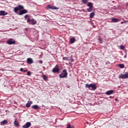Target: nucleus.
Returning <instances> with one entry per match:
<instances>
[{
    "mask_svg": "<svg viewBox=\"0 0 128 128\" xmlns=\"http://www.w3.org/2000/svg\"><path fill=\"white\" fill-rule=\"evenodd\" d=\"M85 88H88V90H96V86L94 84H85Z\"/></svg>",
    "mask_w": 128,
    "mask_h": 128,
    "instance_id": "obj_1",
    "label": "nucleus"
},
{
    "mask_svg": "<svg viewBox=\"0 0 128 128\" xmlns=\"http://www.w3.org/2000/svg\"><path fill=\"white\" fill-rule=\"evenodd\" d=\"M68 77V72L66 70H64L62 71V73L59 75L60 78H64Z\"/></svg>",
    "mask_w": 128,
    "mask_h": 128,
    "instance_id": "obj_2",
    "label": "nucleus"
},
{
    "mask_svg": "<svg viewBox=\"0 0 128 128\" xmlns=\"http://www.w3.org/2000/svg\"><path fill=\"white\" fill-rule=\"evenodd\" d=\"M24 8L22 6L19 5L18 7H15L14 8V12L16 14H18V10H24Z\"/></svg>",
    "mask_w": 128,
    "mask_h": 128,
    "instance_id": "obj_3",
    "label": "nucleus"
},
{
    "mask_svg": "<svg viewBox=\"0 0 128 128\" xmlns=\"http://www.w3.org/2000/svg\"><path fill=\"white\" fill-rule=\"evenodd\" d=\"M119 78H122V80H125L128 78V72H126L125 74H121L119 76Z\"/></svg>",
    "mask_w": 128,
    "mask_h": 128,
    "instance_id": "obj_4",
    "label": "nucleus"
},
{
    "mask_svg": "<svg viewBox=\"0 0 128 128\" xmlns=\"http://www.w3.org/2000/svg\"><path fill=\"white\" fill-rule=\"evenodd\" d=\"M88 6L89 8H87V11L88 12H90L92 10V8L94 7L92 3L89 2L88 4Z\"/></svg>",
    "mask_w": 128,
    "mask_h": 128,
    "instance_id": "obj_5",
    "label": "nucleus"
},
{
    "mask_svg": "<svg viewBox=\"0 0 128 128\" xmlns=\"http://www.w3.org/2000/svg\"><path fill=\"white\" fill-rule=\"evenodd\" d=\"M60 68H58V65H56L55 66V68H54L52 69V72H54V74L57 73L58 74V72H60Z\"/></svg>",
    "mask_w": 128,
    "mask_h": 128,
    "instance_id": "obj_6",
    "label": "nucleus"
},
{
    "mask_svg": "<svg viewBox=\"0 0 128 128\" xmlns=\"http://www.w3.org/2000/svg\"><path fill=\"white\" fill-rule=\"evenodd\" d=\"M46 10H58V8L54 6H52L50 4H48L46 8Z\"/></svg>",
    "mask_w": 128,
    "mask_h": 128,
    "instance_id": "obj_7",
    "label": "nucleus"
},
{
    "mask_svg": "<svg viewBox=\"0 0 128 128\" xmlns=\"http://www.w3.org/2000/svg\"><path fill=\"white\" fill-rule=\"evenodd\" d=\"M28 14V10L24 9L22 10H20V12L18 13V14H19V16H22V14Z\"/></svg>",
    "mask_w": 128,
    "mask_h": 128,
    "instance_id": "obj_8",
    "label": "nucleus"
},
{
    "mask_svg": "<svg viewBox=\"0 0 128 128\" xmlns=\"http://www.w3.org/2000/svg\"><path fill=\"white\" fill-rule=\"evenodd\" d=\"M7 44H16V40L12 38H10L7 41Z\"/></svg>",
    "mask_w": 128,
    "mask_h": 128,
    "instance_id": "obj_9",
    "label": "nucleus"
},
{
    "mask_svg": "<svg viewBox=\"0 0 128 128\" xmlns=\"http://www.w3.org/2000/svg\"><path fill=\"white\" fill-rule=\"evenodd\" d=\"M32 126L30 122H27L24 125L22 126L23 128H28Z\"/></svg>",
    "mask_w": 128,
    "mask_h": 128,
    "instance_id": "obj_10",
    "label": "nucleus"
},
{
    "mask_svg": "<svg viewBox=\"0 0 128 128\" xmlns=\"http://www.w3.org/2000/svg\"><path fill=\"white\" fill-rule=\"evenodd\" d=\"M114 94V90H110L108 91H107L106 93V94L107 96H110V94Z\"/></svg>",
    "mask_w": 128,
    "mask_h": 128,
    "instance_id": "obj_11",
    "label": "nucleus"
},
{
    "mask_svg": "<svg viewBox=\"0 0 128 128\" xmlns=\"http://www.w3.org/2000/svg\"><path fill=\"white\" fill-rule=\"evenodd\" d=\"M27 62L29 64H32L34 62V60H32V58H28L27 59Z\"/></svg>",
    "mask_w": 128,
    "mask_h": 128,
    "instance_id": "obj_12",
    "label": "nucleus"
},
{
    "mask_svg": "<svg viewBox=\"0 0 128 128\" xmlns=\"http://www.w3.org/2000/svg\"><path fill=\"white\" fill-rule=\"evenodd\" d=\"M76 38L74 37H73L72 38H71L70 40V44H74V42H76Z\"/></svg>",
    "mask_w": 128,
    "mask_h": 128,
    "instance_id": "obj_13",
    "label": "nucleus"
},
{
    "mask_svg": "<svg viewBox=\"0 0 128 128\" xmlns=\"http://www.w3.org/2000/svg\"><path fill=\"white\" fill-rule=\"evenodd\" d=\"M6 14H8V12H6V11H0V16H6Z\"/></svg>",
    "mask_w": 128,
    "mask_h": 128,
    "instance_id": "obj_14",
    "label": "nucleus"
},
{
    "mask_svg": "<svg viewBox=\"0 0 128 128\" xmlns=\"http://www.w3.org/2000/svg\"><path fill=\"white\" fill-rule=\"evenodd\" d=\"M112 22H119V20L118 18H112Z\"/></svg>",
    "mask_w": 128,
    "mask_h": 128,
    "instance_id": "obj_15",
    "label": "nucleus"
},
{
    "mask_svg": "<svg viewBox=\"0 0 128 128\" xmlns=\"http://www.w3.org/2000/svg\"><path fill=\"white\" fill-rule=\"evenodd\" d=\"M1 125L2 126H4V124H8V120H4L3 121L0 122Z\"/></svg>",
    "mask_w": 128,
    "mask_h": 128,
    "instance_id": "obj_16",
    "label": "nucleus"
},
{
    "mask_svg": "<svg viewBox=\"0 0 128 128\" xmlns=\"http://www.w3.org/2000/svg\"><path fill=\"white\" fill-rule=\"evenodd\" d=\"M14 124L16 126H20V124H18V122L16 120V119L15 120L14 122Z\"/></svg>",
    "mask_w": 128,
    "mask_h": 128,
    "instance_id": "obj_17",
    "label": "nucleus"
},
{
    "mask_svg": "<svg viewBox=\"0 0 128 128\" xmlns=\"http://www.w3.org/2000/svg\"><path fill=\"white\" fill-rule=\"evenodd\" d=\"M94 12H92V13L90 14V18H94Z\"/></svg>",
    "mask_w": 128,
    "mask_h": 128,
    "instance_id": "obj_18",
    "label": "nucleus"
},
{
    "mask_svg": "<svg viewBox=\"0 0 128 128\" xmlns=\"http://www.w3.org/2000/svg\"><path fill=\"white\" fill-rule=\"evenodd\" d=\"M32 108L34 110H38V105H34L32 106Z\"/></svg>",
    "mask_w": 128,
    "mask_h": 128,
    "instance_id": "obj_19",
    "label": "nucleus"
},
{
    "mask_svg": "<svg viewBox=\"0 0 128 128\" xmlns=\"http://www.w3.org/2000/svg\"><path fill=\"white\" fill-rule=\"evenodd\" d=\"M32 20L33 21L32 22V26H34V24H36V21L34 20V19H32Z\"/></svg>",
    "mask_w": 128,
    "mask_h": 128,
    "instance_id": "obj_20",
    "label": "nucleus"
},
{
    "mask_svg": "<svg viewBox=\"0 0 128 128\" xmlns=\"http://www.w3.org/2000/svg\"><path fill=\"white\" fill-rule=\"evenodd\" d=\"M118 66L120 68H124V64H118Z\"/></svg>",
    "mask_w": 128,
    "mask_h": 128,
    "instance_id": "obj_21",
    "label": "nucleus"
},
{
    "mask_svg": "<svg viewBox=\"0 0 128 128\" xmlns=\"http://www.w3.org/2000/svg\"><path fill=\"white\" fill-rule=\"evenodd\" d=\"M74 126H70V124H67V126H66V128H74Z\"/></svg>",
    "mask_w": 128,
    "mask_h": 128,
    "instance_id": "obj_22",
    "label": "nucleus"
},
{
    "mask_svg": "<svg viewBox=\"0 0 128 128\" xmlns=\"http://www.w3.org/2000/svg\"><path fill=\"white\" fill-rule=\"evenodd\" d=\"M88 2V0H82V4H86Z\"/></svg>",
    "mask_w": 128,
    "mask_h": 128,
    "instance_id": "obj_23",
    "label": "nucleus"
},
{
    "mask_svg": "<svg viewBox=\"0 0 128 128\" xmlns=\"http://www.w3.org/2000/svg\"><path fill=\"white\" fill-rule=\"evenodd\" d=\"M120 50H124L125 48H124V46L123 45H120Z\"/></svg>",
    "mask_w": 128,
    "mask_h": 128,
    "instance_id": "obj_24",
    "label": "nucleus"
},
{
    "mask_svg": "<svg viewBox=\"0 0 128 128\" xmlns=\"http://www.w3.org/2000/svg\"><path fill=\"white\" fill-rule=\"evenodd\" d=\"M34 22V20H32V19H30V18H28L27 20V22Z\"/></svg>",
    "mask_w": 128,
    "mask_h": 128,
    "instance_id": "obj_25",
    "label": "nucleus"
},
{
    "mask_svg": "<svg viewBox=\"0 0 128 128\" xmlns=\"http://www.w3.org/2000/svg\"><path fill=\"white\" fill-rule=\"evenodd\" d=\"M48 76H46V75L43 74V79L44 80H46Z\"/></svg>",
    "mask_w": 128,
    "mask_h": 128,
    "instance_id": "obj_26",
    "label": "nucleus"
},
{
    "mask_svg": "<svg viewBox=\"0 0 128 128\" xmlns=\"http://www.w3.org/2000/svg\"><path fill=\"white\" fill-rule=\"evenodd\" d=\"M26 106L27 108H30V102H28L26 104Z\"/></svg>",
    "mask_w": 128,
    "mask_h": 128,
    "instance_id": "obj_27",
    "label": "nucleus"
},
{
    "mask_svg": "<svg viewBox=\"0 0 128 128\" xmlns=\"http://www.w3.org/2000/svg\"><path fill=\"white\" fill-rule=\"evenodd\" d=\"M98 40H99V42H100V44H102V38H98Z\"/></svg>",
    "mask_w": 128,
    "mask_h": 128,
    "instance_id": "obj_28",
    "label": "nucleus"
},
{
    "mask_svg": "<svg viewBox=\"0 0 128 128\" xmlns=\"http://www.w3.org/2000/svg\"><path fill=\"white\" fill-rule=\"evenodd\" d=\"M62 60H68V57H64L62 58Z\"/></svg>",
    "mask_w": 128,
    "mask_h": 128,
    "instance_id": "obj_29",
    "label": "nucleus"
},
{
    "mask_svg": "<svg viewBox=\"0 0 128 128\" xmlns=\"http://www.w3.org/2000/svg\"><path fill=\"white\" fill-rule=\"evenodd\" d=\"M24 18H26V20L28 18H30V16H28V14H26Z\"/></svg>",
    "mask_w": 128,
    "mask_h": 128,
    "instance_id": "obj_30",
    "label": "nucleus"
},
{
    "mask_svg": "<svg viewBox=\"0 0 128 128\" xmlns=\"http://www.w3.org/2000/svg\"><path fill=\"white\" fill-rule=\"evenodd\" d=\"M27 74L28 76H30L32 74V73L28 71L27 72Z\"/></svg>",
    "mask_w": 128,
    "mask_h": 128,
    "instance_id": "obj_31",
    "label": "nucleus"
},
{
    "mask_svg": "<svg viewBox=\"0 0 128 128\" xmlns=\"http://www.w3.org/2000/svg\"><path fill=\"white\" fill-rule=\"evenodd\" d=\"M70 60H71L72 62H74V58H72V57L70 58Z\"/></svg>",
    "mask_w": 128,
    "mask_h": 128,
    "instance_id": "obj_32",
    "label": "nucleus"
},
{
    "mask_svg": "<svg viewBox=\"0 0 128 128\" xmlns=\"http://www.w3.org/2000/svg\"><path fill=\"white\" fill-rule=\"evenodd\" d=\"M39 64H42V60H39Z\"/></svg>",
    "mask_w": 128,
    "mask_h": 128,
    "instance_id": "obj_33",
    "label": "nucleus"
},
{
    "mask_svg": "<svg viewBox=\"0 0 128 128\" xmlns=\"http://www.w3.org/2000/svg\"><path fill=\"white\" fill-rule=\"evenodd\" d=\"M20 72H24V68H20Z\"/></svg>",
    "mask_w": 128,
    "mask_h": 128,
    "instance_id": "obj_34",
    "label": "nucleus"
},
{
    "mask_svg": "<svg viewBox=\"0 0 128 128\" xmlns=\"http://www.w3.org/2000/svg\"><path fill=\"white\" fill-rule=\"evenodd\" d=\"M24 72H28V70H23Z\"/></svg>",
    "mask_w": 128,
    "mask_h": 128,
    "instance_id": "obj_35",
    "label": "nucleus"
},
{
    "mask_svg": "<svg viewBox=\"0 0 128 128\" xmlns=\"http://www.w3.org/2000/svg\"><path fill=\"white\" fill-rule=\"evenodd\" d=\"M30 104H32V101H30Z\"/></svg>",
    "mask_w": 128,
    "mask_h": 128,
    "instance_id": "obj_36",
    "label": "nucleus"
},
{
    "mask_svg": "<svg viewBox=\"0 0 128 128\" xmlns=\"http://www.w3.org/2000/svg\"><path fill=\"white\" fill-rule=\"evenodd\" d=\"M86 124H88V122H86Z\"/></svg>",
    "mask_w": 128,
    "mask_h": 128,
    "instance_id": "obj_37",
    "label": "nucleus"
},
{
    "mask_svg": "<svg viewBox=\"0 0 128 128\" xmlns=\"http://www.w3.org/2000/svg\"><path fill=\"white\" fill-rule=\"evenodd\" d=\"M28 28H25V30H26V31H28Z\"/></svg>",
    "mask_w": 128,
    "mask_h": 128,
    "instance_id": "obj_38",
    "label": "nucleus"
},
{
    "mask_svg": "<svg viewBox=\"0 0 128 128\" xmlns=\"http://www.w3.org/2000/svg\"><path fill=\"white\" fill-rule=\"evenodd\" d=\"M124 22H121V24H124Z\"/></svg>",
    "mask_w": 128,
    "mask_h": 128,
    "instance_id": "obj_39",
    "label": "nucleus"
},
{
    "mask_svg": "<svg viewBox=\"0 0 128 128\" xmlns=\"http://www.w3.org/2000/svg\"><path fill=\"white\" fill-rule=\"evenodd\" d=\"M124 58H126V55H125L124 56Z\"/></svg>",
    "mask_w": 128,
    "mask_h": 128,
    "instance_id": "obj_40",
    "label": "nucleus"
},
{
    "mask_svg": "<svg viewBox=\"0 0 128 128\" xmlns=\"http://www.w3.org/2000/svg\"><path fill=\"white\" fill-rule=\"evenodd\" d=\"M124 22L126 23V21H124Z\"/></svg>",
    "mask_w": 128,
    "mask_h": 128,
    "instance_id": "obj_41",
    "label": "nucleus"
}]
</instances>
